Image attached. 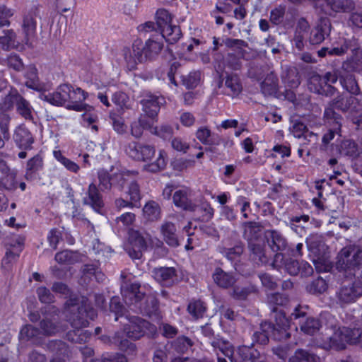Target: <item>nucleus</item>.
Instances as JSON below:
<instances>
[{
    "mask_svg": "<svg viewBox=\"0 0 362 362\" xmlns=\"http://www.w3.org/2000/svg\"><path fill=\"white\" fill-rule=\"evenodd\" d=\"M97 316L98 313L88 299L83 298L77 311L67 316L73 329L66 332V339L73 343L87 342L91 337V332L83 328L88 327L90 320H94Z\"/></svg>",
    "mask_w": 362,
    "mask_h": 362,
    "instance_id": "f257e3e1",
    "label": "nucleus"
},
{
    "mask_svg": "<svg viewBox=\"0 0 362 362\" xmlns=\"http://www.w3.org/2000/svg\"><path fill=\"white\" fill-rule=\"evenodd\" d=\"M121 293L125 304L136 313L151 317L159 310V301L154 294L141 291V284L131 283L122 286Z\"/></svg>",
    "mask_w": 362,
    "mask_h": 362,
    "instance_id": "f03ea898",
    "label": "nucleus"
},
{
    "mask_svg": "<svg viewBox=\"0 0 362 362\" xmlns=\"http://www.w3.org/2000/svg\"><path fill=\"white\" fill-rule=\"evenodd\" d=\"M87 97V93L80 88L74 89L69 84H62L53 93H42L40 98L49 103L62 106L68 104V107L77 111L83 108V105L79 103L83 101Z\"/></svg>",
    "mask_w": 362,
    "mask_h": 362,
    "instance_id": "7ed1b4c3",
    "label": "nucleus"
},
{
    "mask_svg": "<svg viewBox=\"0 0 362 362\" xmlns=\"http://www.w3.org/2000/svg\"><path fill=\"white\" fill-rule=\"evenodd\" d=\"M138 175L136 171L127 170H118L112 173L100 170L98 173L99 187L103 192H110L112 189L122 192L126 184L135 179Z\"/></svg>",
    "mask_w": 362,
    "mask_h": 362,
    "instance_id": "20e7f679",
    "label": "nucleus"
},
{
    "mask_svg": "<svg viewBox=\"0 0 362 362\" xmlns=\"http://www.w3.org/2000/svg\"><path fill=\"white\" fill-rule=\"evenodd\" d=\"M345 279L336 293L340 304H349L362 297V273L356 276V273H344Z\"/></svg>",
    "mask_w": 362,
    "mask_h": 362,
    "instance_id": "39448f33",
    "label": "nucleus"
},
{
    "mask_svg": "<svg viewBox=\"0 0 362 362\" xmlns=\"http://www.w3.org/2000/svg\"><path fill=\"white\" fill-rule=\"evenodd\" d=\"M128 323L123 327L126 336L132 339L138 340L144 336L148 338H154L157 334V327L155 325L139 317L126 315Z\"/></svg>",
    "mask_w": 362,
    "mask_h": 362,
    "instance_id": "423d86ee",
    "label": "nucleus"
},
{
    "mask_svg": "<svg viewBox=\"0 0 362 362\" xmlns=\"http://www.w3.org/2000/svg\"><path fill=\"white\" fill-rule=\"evenodd\" d=\"M128 235V244L125 250L132 259H139L142 257L143 252L147 249L151 236L145 231L135 229H130Z\"/></svg>",
    "mask_w": 362,
    "mask_h": 362,
    "instance_id": "0eeeda50",
    "label": "nucleus"
},
{
    "mask_svg": "<svg viewBox=\"0 0 362 362\" xmlns=\"http://www.w3.org/2000/svg\"><path fill=\"white\" fill-rule=\"evenodd\" d=\"M362 337L360 328L343 327L339 333H334L329 339V347L337 351L346 349V344L356 345Z\"/></svg>",
    "mask_w": 362,
    "mask_h": 362,
    "instance_id": "6e6552de",
    "label": "nucleus"
},
{
    "mask_svg": "<svg viewBox=\"0 0 362 362\" xmlns=\"http://www.w3.org/2000/svg\"><path fill=\"white\" fill-rule=\"evenodd\" d=\"M362 264V249L347 246L341 250L337 256V267L341 270L356 269Z\"/></svg>",
    "mask_w": 362,
    "mask_h": 362,
    "instance_id": "1a4fd4ad",
    "label": "nucleus"
},
{
    "mask_svg": "<svg viewBox=\"0 0 362 362\" xmlns=\"http://www.w3.org/2000/svg\"><path fill=\"white\" fill-rule=\"evenodd\" d=\"M42 319L40 321V328L45 336H52L58 331L59 310L54 305H47L40 309Z\"/></svg>",
    "mask_w": 362,
    "mask_h": 362,
    "instance_id": "9d476101",
    "label": "nucleus"
},
{
    "mask_svg": "<svg viewBox=\"0 0 362 362\" xmlns=\"http://www.w3.org/2000/svg\"><path fill=\"white\" fill-rule=\"evenodd\" d=\"M124 151L130 158L143 162L151 160L156 153L153 146L134 141L128 143L124 148Z\"/></svg>",
    "mask_w": 362,
    "mask_h": 362,
    "instance_id": "9b49d317",
    "label": "nucleus"
},
{
    "mask_svg": "<svg viewBox=\"0 0 362 362\" xmlns=\"http://www.w3.org/2000/svg\"><path fill=\"white\" fill-rule=\"evenodd\" d=\"M264 236L269 247L273 252H276L275 262H276L278 259H282L283 256L281 252L285 250L288 245L286 239L279 231L276 230H265Z\"/></svg>",
    "mask_w": 362,
    "mask_h": 362,
    "instance_id": "f8f14e48",
    "label": "nucleus"
},
{
    "mask_svg": "<svg viewBox=\"0 0 362 362\" xmlns=\"http://www.w3.org/2000/svg\"><path fill=\"white\" fill-rule=\"evenodd\" d=\"M141 40H136L133 42L132 48L126 47L123 49V55L129 70H134L139 63L144 61L142 54Z\"/></svg>",
    "mask_w": 362,
    "mask_h": 362,
    "instance_id": "ddd939ff",
    "label": "nucleus"
},
{
    "mask_svg": "<svg viewBox=\"0 0 362 362\" xmlns=\"http://www.w3.org/2000/svg\"><path fill=\"white\" fill-rule=\"evenodd\" d=\"M36 13L29 12L23 16L21 25L23 38L22 42L28 45H31L35 37L36 33Z\"/></svg>",
    "mask_w": 362,
    "mask_h": 362,
    "instance_id": "4468645a",
    "label": "nucleus"
},
{
    "mask_svg": "<svg viewBox=\"0 0 362 362\" xmlns=\"http://www.w3.org/2000/svg\"><path fill=\"white\" fill-rule=\"evenodd\" d=\"M218 87L223 88V93L231 97L238 95L243 90L240 78L238 75L233 74H227L225 78L219 81Z\"/></svg>",
    "mask_w": 362,
    "mask_h": 362,
    "instance_id": "2eb2a0df",
    "label": "nucleus"
},
{
    "mask_svg": "<svg viewBox=\"0 0 362 362\" xmlns=\"http://www.w3.org/2000/svg\"><path fill=\"white\" fill-rule=\"evenodd\" d=\"M332 105L343 112H349L351 114L358 113L361 109V105L356 98L344 95H340L333 99Z\"/></svg>",
    "mask_w": 362,
    "mask_h": 362,
    "instance_id": "dca6fc26",
    "label": "nucleus"
},
{
    "mask_svg": "<svg viewBox=\"0 0 362 362\" xmlns=\"http://www.w3.org/2000/svg\"><path fill=\"white\" fill-rule=\"evenodd\" d=\"M164 103V98L146 93L141 100L143 110L150 118L155 117L160 110V105Z\"/></svg>",
    "mask_w": 362,
    "mask_h": 362,
    "instance_id": "f3484780",
    "label": "nucleus"
},
{
    "mask_svg": "<svg viewBox=\"0 0 362 362\" xmlns=\"http://www.w3.org/2000/svg\"><path fill=\"white\" fill-rule=\"evenodd\" d=\"M175 205L185 211H196L197 204L191 199V192L189 189L177 190L173 197Z\"/></svg>",
    "mask_w": 362,
    "mask_h": 362,
    "instance_id": "a211bd4d",
    "label": "nucleus"
},
{
    "mask_svg": "<svg viewBox=\"0 0 362 362\" xmlns=\"http://www.w3.org/2000/svg\"><path fill=\"white\" fill-rule=\"evenodd\" d=\"M142 47V54L144 57V61L151 60L157 57L163 48V42L162 37L153 39L150 38L144 45L141 40V45Z\"/></svg>",
    "mask_w": 362,
    "mask_h": 362,
    "instance_id": "6ab92c4d",
    "label": "nucleus"
},
{
    "mask_svg": "<svg viewBox=\"0 0 362 362\" xmlns=\"http://www.w3.org/2000/svg\"><path fill=\"white\" fill-rule=\"evenodd\" d=\"M13 139L18 147L23 150H30L32 148V144L34 143V138L24 125H20L15 130Z\"/></svg>",
    "mask_w": 362,
    "mask_h": 362,
    "instance_id": "aec40b11",
    "label": "nucleus"
},
{
    "mask_svg": "<svg viewBox=\"0 0 362 362\" xmlns=\"http://www.w3.org/2000/svg\"><path fill=\"white\" fill-rule=\"evenodd\" d=\"M25 238L24 237H18L17 242L18 246L16 247L15 245L11 244L12 247H13V250H7L5 256L2 259L1 267L2 269L6 271H9L13 269V264L16 262L19 253L22 251L23 245H24Z\"/></svg>",
    "mask_w": 362,
    "mask_h": 362,
    "instance_id": "412c9836",
    "label": "nucleus"
},
{
    "mask_svg": "<svg viewBox=\"0 0 362 362\" xmlns=\"http://www.w3.org/2000/svg\"><path fill=\"white\" fill-rule=\"evenodd\" d=\"M291 132L296 138H303L304 141L313 144H316L318 141V136L313 132H309L304 123L299 120H295L290 128Z\"/></svg>",
    "mask_w": 362,
    "mask_h": 362,
    "instance_id": "4be33fe9",
    "label": "nucleus"
},
{
    "mask_svg": "<svg viewBox=\"0 0 362 362\" xmlns=\"http://www.w3.org/2000/svg\"><path fill=\"white\" fill-rule=\"evenodd\" d=\"M83 204L90 206L97 212L104 206L102 195L95 183L92 182L89 185L87 197L83 199Z\"/></svg>",
    "mask_w": 362,
    "mask_h": 362,
    "instance_id": "5701e85b",
    "label": "nucleus"
},
{
    "mask_svg": "<svg viewBox=\"0 0 362 362\" xmlns=\"http://www.w3.org/2000/svg\"><path fill=\"white\" fill-rule=\"evenodd\" d=\"M243 237L248 244L255 243L261 237L264 226L260 223L254 221L244 222L242 224Z\"/></svg>",
    "mask_w": 362,
    "mask_h": 362,
    "instance_id": "b1692460",
    "label": "nucleus"
},
{
    "mask_svg": "<svg viewBox=\"0 0 362 362\" xmlns=\"http://www.w3.org/2000/svg\"><path fill=\"white\" fill-rule=\"evenodd\" d=\"M160 233L164 241L170 247H176L179 245L178 237L175 225L168 221H165L160 227Z\"/></svg>",
    "mask_w": 362,
    "mask_h": 362,
    "instance_id": "393cba45",
    "label": "nucleus"
},
{
    "mask_svg": "<svg viewBox=\"0 0 362 362\" xmlns=\"http://www.w3.org/2000/svg\"><path fill=\"white\" fill-rule=\"evenodd\" d=\"M325 80L322 78V76L317 74H313L308 83V88L310 91L321 95L333 94L334 88L332 86H326L325 83Z\"/></svg>",
    "mask_w": 362,
    "mask_h": 362,
    "instance_id": "a878e982",
    "label": "nucleus"
},
{
    "mask_svg": "<svg viewBox=\"0 0 362 362\" xmlns=\"http://www.w3.org/2000/svg\"><path fill=\"white\" fill-rule=\"evenodd\" d=\"M331 31V23L329 20L325 19L314 28L310 35V42L312 45H318L324 41L325 36H328Z\"/></svg>",
    "mask_w": 362,
    "mask_h": 362,
    "instance_id": "bb28decb",
    "label": "nucleus"
},
{
    "mask_svg": "<svg viewBox=\"0 0 362 362\" xmlns=\"http://www.w3.org/2000/svg\"><path fill=\"white\" fill-rule=\"evenodd\" d=\"M44 166L43 158L40 155H35L29 159L26 163L25 177L28 181H32L37 178L39 172Z\"/></svg>",
    "mask_w": 362,
    "mask_h": 362,
    "instance_id": "cd10ccee",
    "label": "nucleus"
},
{
    "mask_svg": "<svg viewBox=\"0 0 362 362\" xmlns=\"http://www.w3.org/2000/svg\"><path fill=\"white\" fill-rule=\"evenodd\" d=\"M275 327L270 322H264L260 325V331H257L253 334L252 343L260 345H265L269 342V338L271 334L274 335Z\"/></svg>",
    "mask_w": 362,
    "mask_h": 362,
    "instance_id": "c85d7f7f",
    "label": "nucleus"
},
{
    "mask_svg": "<svg viewBox=\"0 0 362 362\" xmlns=\"http://www.w3.org/2000/svg\"><path fill=\"white\" fill-rule=\"evenodd\" d=\"M86 257L78 252L63 250L55 255V260L60 264L71 265L78 262H84Z\"/></svg>",
    "mask_w": 362,
    "mask_h": 362,
    "instance_id": "c756f323",
    "label": "nucleus"
},
{
    "mask_svg": "<svg viewBox=\"0 0 362 362\" xmlns=\"http://www.w3.org/2000/svg\"><path fill=\"white\" fill-rule=\"evenodd\" d=\"M237 353L243 361L256 362L261 356L260 351L255 348L253 343L250 346L241 345L238 347Z\"/></svg>",
    "mask_w": 362,
    "mask_h": 362,
    "instance_id": "7c9ffc66",
    "label": "nucleus"
},
{
    "mask_svg": "<svg viewBox=\"0 0 362 362\" xmlns=\"http://www.w3.org/2000/svg\"><path fill=\"white\" fill-rule=\"evenodd\" d=\"M251 259L258 265L267 264L268 258L265 255L264 245L259 243L248 244Z\"/></svg>",
    "mask_w": 362,
    "mask_h": 362,
    "instance_id": "2f4dec72",
    "label": "nucleus"
},
{
    "mask_svg": "<svg viewBox=\"0 0 362 362\" xmlns=\"http://www.w3.org/2000/svg\"><path fill=\"white\" fill-rule=\"evenodd\" d=\"M242 273H213V279L215 283L221 288H228L232 287L238 280V276Z\"/></svg>",
    "mask_w": 362,
    "mask_h": 362,
    "instance_id": "473e14b6",
    "label": "nucleus"
},
{
    "mask_svg": "<svg viewBox=\"0 0 362 362\" xmlns=\"http://www.w3.org/2000/svg\"><path fill=\"white\" fill-rule=\"evenodd\" d=\"M322 322L317 317H308L300 325V330L307 335L314 336L322 328Z\"/></svg>",
    "mask_w": 362,
    "mask_h": 362,
    "instance_id": "72a5a7b5",
    "label": "nucleus"
},
{
    "mask_svg": "<svg viewBox=\"0 0 362 362\" xmlns=\"http://www.w3.org/2000/svg\"><path fill=\"white\" fill-rule=\"evenodd\" d=\"M260 87L264 95H274L279 88L277 76L272 72L268 74L261 83Z\"/></svg>",
    "mask_w": 362,
    "mask_h": 362,
    "instance_id": "f704fd0d",
    "label": "nucleus"
},
{
    "mask_svg": "<svg viewBox=\"0 0 362 362\" xmlns=\"http://www.w3.org/2000/svg\"><path fill=\"white\" fill-rule=\"evenodd\" d=\"M284 309L279 308L276 312H272L275 320V324H273L275 327V331L279 333H286L291 326L290 319L286 317Z\"/></svg>",
    "mask_w": 362,
    "mask_h": 362,
    "instance_id": "c9c22d12",
    "label": "nucleus"
},
{
    "mask_svg": "<svg viewBox=\"0 0 362 362\" xmlns=\"http://www.w3.org/2000/svg\"><path fill=\"white\" fill-rule=\"evenodd\" d=\"M267 301L271 311L276 312L279 308H286L289 303V299L284 294L274 293L268 295Z\"/></svg>",
    "mask_w": 362,
    "mask_h": 362,
    "instance_id": "e433bc0d",
    "label": "nucleus"
},
{
    "mask_svg": "<svg viewBox=\"0 0 362 362\" xmlns=\"http://www.w3.org/2000/svg\"><path fill=\"white\" fill-rule=\"evenodd\" d=\"M327 6L336 13H348L355 8L353 0H325Z\"/></svg>",
    "mask_w": 362,
    "mask_h": 362,
    "instance_id": "4c0bfd02",
    "label": "nucleus"
},
{
    "mask_svg": "<svg viewBox=\"0 0 362 362\" xmlns=\"http://www.w3.org/2000/svg\"><path fill=\"white\" fill-rule=\"evenodd\" d=\"M194 345L193 341L188 337L181 335L177 337L171 343V347L177 354L187 353Z\"/></svg>",
    "mask_w": 362,
    "mask_h": 362,
    "instance_id": "58836bf2",
    "label": "nucleus"
},
{
    "mask_svg": "<svg viewBox=\"0 0 362 362\" xmlns=\"http://www.w3.org/2000/svg\"><path fill=\"white\" fill-rule=\"evenodd\" d=\"M196 137L204 145H218L221 141L219 136L211 135V131L206 127L197 130Z\"/></svg>",
    "mask_w": 362,
    "mask_h": 362,
    "instance_id": "ea45409f",
    "label": "nucleus"
},
{
    "mask_svg": "<svg viewBox=\"0 0 362 362\" xmlns=\"http://www.w3.org/2000/svg\"><path fill=\"white\" fill-rule=\"evenodd\" d=\"M244 251V245L243 243H239L235 245L233 247L228 248L226 251V256L228 260L233 262L234 269L235 271L242 269L241 265L240 264V258Z\"/></svg>",
    "mask_w": 362,
    "mask_h": 362,
    "instance_id": "a19ab883",
    "label": "nucleus"
},
{
    "mask_svg": "<svg viewBox=\"0 0 362 362\" xmlns=\"http://www.w3.org/2000/svg\"><path fill=\"white\" fill-rule=\"evenodd\" d=\"M162 35V40L164 38L165 40L173 44L176 42L181 37L182 33L180 27L173 25L171 23L160 30Z\"/></svg>",
    "mask_w": 362,
    "mask_h": 362,
    "instance_id": "79ce46f5",
    "label": "nucleus"
},
{
    "mask_svg": "<svg viewBox=\"0 0 362 362\" xmlns=\"http://www.w3.org/2000/svg\"><path fill=\"white\" fill-rule=\"evenodd\" d=\"M16 103V112L26 120H33V107L30 103L21 95Z\"/></svg>",
    "mask_w": 362,
    "mask_h": 362,
    "instance_id": "37998d69",
    "label": "nucleus"
},
{
    "mask_svg": "<svg viewBox=\"0 0 362 362\" xmlns=\"http://www.w3.org/2000/svg\"><path fill=\"white\" fill-rule=\"evenodd\" d=\"M320 358L308 351L298 349L289 358L288 362H319Z\"/></svg>",
    "mask_w": 362,
    "mask_h": 362,
    "instance_id": "c03bdc74",
    "label": "nucleus"
},
{
    "mask_svg": "<svg viewBox=\"0 0 362 362\" xmlns=\"http://www.w3.org/2000/svg\"><path fill=\"white\" fill-rule=\"evenodd\" d=\"M144 216L149 221H156L160 217V208L154 201L148 202L143 208Z\"/></svg>",
    "mask_w": 362,
    "mask_h": 362,
    "instance_id": "a18cd8bd",
    "label": "nucleus"
},
{
    "mask_svg": "<svg viewBox=\"0 0 362 362\" xmlns=\"http://www.w3.org/2000/svg\"><path fill=\"white\" fill-rule=\"evenodd\" d=\"M45 346L47 351L57 356H64L69 348L66 342L59 339L49 340Z\"/></svg>",
    "mask_w": 362,
    "mask_h": 362,
    "instance_id": "49530a36",
    "label": "nucleus"
},
{
    "mask_svg": "<svg viewBox=\"0 0 362 362\" xmlns=\"http://www.w3.org/2000/svg\"><path fill=\"white\" fill-rule=\"evenodd\" d=\"M340 82L343 87L351 94L356 95L360 94V88L354 75L346 74L341 76Z\"/></svg>",
    "mask_w": 362,
    "mask_h": 362,
    "instance_id": "de8ad7c7",
    "label": "nucleus"
},
{
    "mask_svg": "<svg viewBox=\"0 0 362 362\" xmlns=\"http://www.w3.org/2000/svg\"><path fill=\"white\" fill-rule=\"evenodd\" d=\"M109 309L110 312L115 315V321H117L119 318L124 317L127 313L126 308L118 296H113L111 298Z\"/></svg>",
    "mask_w": 362,
    "mask_h": 362,
    "instance_id": "09e8293b",
    "label": "nucleus"
},
{
    "mask_svg": "<svg viewBox=\"0 0 362 362\" xmlns=\"http://www.w3.org/2000/svg\"><path fill=\"white\" fill-rule=\"evenodd\" d=\"M165 156L164 151H160L156 160L154 162L145 165L144 170L150 173H158L163 170L166 166Z\"/></svg>",
    "mask_w": 362,
    "mask_h": 362,
    "instance_id": "8fccbe9b",
    "label": "nucleus"
},
{
    "mask_svg": "<svg viewBox=\"0 0 362 362\" xmlns=\"http://www.w3.org/2000/svg\"><path fill=\"white\" fill-rule=\"evenodd\" d=\"M189 313L196 319L202 318L206 311L205 303L201 300L189 302L187 306Z\"/></svg>",
    "mask_w": 362,
    "mask_h": 362,
    "instance_id": "3c124183",
    "label": "nucleus"
},
{
    "mask_svg": "<svg viewBox=\"0 0 362 362\" xmlns=\"http://www.w3.org/2000/svg\"><path fill=\"white\" fill-rule=\"evenodd\" d=\"M327 283L320 276L306 286V291L311 294H322L327 289Z\"/></svg>",
    "mask_w": 362,
    "mask_h": 362,
    "instance_id": "603ef678",
    "label": "nucleus"
},
{
    "mask_svg": "<svg viewBox=\"0 0 362 362\" xmlns=\"http://www.w3.org/2000/svg\"><path fill=\"white\" fill-rule=\"evenodd\" d=\"M223 43L228 48L235 51L242 57L244 56L245 52V50H243V48L248 46L247 42L240 39L226 38L224 40Z\"/></svg>",
    "mask_w": 362,
    "mask_h": 362,
    "instance_id": "864d4df0",
    "label": "nucleus"
},
{
    "mask_svg": "<svg viewBox=\"0 0 362 362\" xmlns=\"http://www.w3.org/2000/svg\"><path fill=\"white\" fill-rule=\"evenodd\" d=\"M20 93L16 89H11L0 103V109L4 111L11 110L16 105Z\"/></svg>",
    "mask_w": 362,
    "mask_h": 362,
    "instance_id": "5fc2aeb1",
    "label": "nucleus"
},
{
    "mask_svg": "<svg viewBox=\"0 0 362 362\" xmlns=\"http://www.w3.org/2000/svg\"><path fill=\"white\" fill-rule=\"evenodd\" d=\"M3 33L4 35L0 37V45L3 49L8 50L11 45L17 42V35L12 29L5 30Z\"/></svg>",
    "mask_w": 362,
    "mask_h": 362,
    "instance_id": "6e6d98bb",
    "label": "nucleus"
},
{
    "mask_svg": "<svg viewBox=\"0 0 362 362\" xmlns=\"http://www.w3.org/2000/svg\"><path fill=\"white\" fill-rule=\"evenodd\" d=\"M257 291L254 286L250 285L245 287L235 286L233 289V297L239 300H246L247 296Z\"/></svg>",
    "mask_w": 362,
    "mask_h": 362,
    "instance_id": "4d7b16f0",
    "label": "nucleus"
},
{
    "mask_svg": "<svg viewBox=\"0 0 362 362\" xmlns=\"http://www.w3.org/2000/svg\"><path fill=\"white\" fill-rule=\"evenodd\" d=\"M129 183L127 194L129 196V199L139 206L138 204L141 199L140 187L135 179L131 180Z\"/></svg>",
    "mask_w": 362,
    "mask_h": 362,
    "instance_id": "13d9d810",
    "label": "nucleus"
},
{
    "mask_svg": "<svg viewBox=\"0 0 362 362\" xmlns=\"http://www.w3.org/2000/svg\"><path fill=\"white\" fill-rule=\"evenodd\" d=\"M156 25L160 30L171 23L172 18L169 12L163 8L158 9L156 14Z\"/></svg>",
    "mask_w": 362,
    "mask_h": 362,
    "instance_id": "bf43d9fd",
    "label": "nucleus"
},
{
    "mask_svg": "<svg viewBox=\"0 0 362 362\" xmlns=\"http://www.w3.org/2000/svg\"><path fill=\"white\" fill-rule=\"evenodd\" d=\"M201 74L199 71H193L187 75L182 76V81L187 88H194L198 86Z\"/></svg>",
    "mask_w": 362,
    "mask_h": 362,
    "instance_id": "052dcab7",
    "label": "nucleus"
},
{
    "mask_svg": "<svg viewBox=\"0 0 362 362\" xmlns=\"http://www.w3.org/2000/svg\"><path fill=\"white\" fill-rule=\"evenodd\" d=\"M40 334V329L31 325H24L20 330V337L26 341L36 338Z\"/></svg>",
    "mask_w": 362,
    "mask_h": 362,
    "instance_id": "680f3d73",
    "label": "nucleus"
},
{
    "mask_svg": "<svg viewBox=\"0 0 362 362\" xmlns=\"http://www.w3.org/2000/svg\"><path fill=\"white\" fill-rule=\"evenodd\" d=\"M201 214V219L202 221H209L214 216V209L207 202H204L200 205H197V209Z\"/></svg>",
    "mask_w": 362,
    "mask_h": 362,
    "instance_id": "e2e57ef3",
    "label": "nucleus"
},
{
    "mask_svg": "<svg viewBox=\"0 0 362 362\" xmlns=\"http://www.w3.org/2000/svg\"><path fill=\"white\" fill-rule=\"evenodd\" d=\"M286 13V7L284 6H279L274 8L270 12V21L274 25H279L283 22L284 17Z\"/></svg>",
    "mask_w": 362,
    "mask_h": 362,
    "instance_id": "0e129e2a",
    "label": "nucleus"
},
{
    "mask_svg": "<svg viewBox=\"0 0 362 362\" xmlns=\"http://www.w3.org/2000/svg\"><path fill=\"white\" fill-rule=\"evenodd\" d=\"M36 292H37L39 300L42 303L50 305V303L54 302V296L51 293V291L45 286H40V287L37 288Z\"/></svg>",
    "mask_w": 362,
    "mask_h": 362,
    "instance_id": "69168bd1",
    "label": "nucleus"
},
{
    "mask_svg": "<svg viewBox=\"0 0 362 362\" xmlns=\"http://www.w3.org/2000/svg\"><path fill=\"white\" fill-rule=\"evenodd\" d=\"M112 101L121 110L129 108V98L123 92H116L112 97Z\"/></svg>",
    "mask_w": 362,
    "mask_h": 362,
    "instance_id": "338daca9",
    "label": "nucleus"
},
{
    "mask_svg": "<svg viewBox=\"0 0 362 362\" xmlns=\"http://www.w3.org/2000/svg\"><path fill=\"white\" fill-rule=\"evenodd\" d=\"M6 65L8 68L16 71H21L24 69V64L21 59L17 54H11L6 58Z\"/></svg>",
    "mask_w": 362,
    "mask_h": 362,
    "instance_id": "774afa93",
    "label": "nucleus"
}]
</instances>
